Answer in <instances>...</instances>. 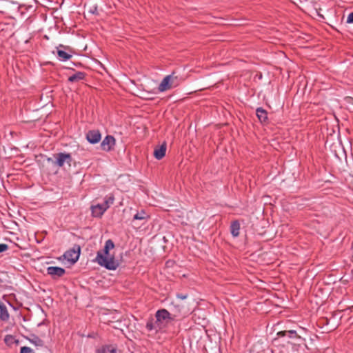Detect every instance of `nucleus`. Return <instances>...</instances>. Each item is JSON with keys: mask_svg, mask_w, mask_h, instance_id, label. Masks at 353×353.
<instances>
[{"mask_svg": "<svg viewBox=\"0 0 353 353\" xmlns=\"http://www.w3.org/2000/svg\"><path fill=\"white\" fill-rule=\"evenodd\" d=\"M114 244L110 239L105 241L104 248L102 251L97 252L95 261L101 266L105 267L110 270H114L119 264L114 257L108 258L109 250L114 248Z\"/></svg>", "mask_w": 353, "mask_h": 353, "instance_id": "nucleus-1", "label": "nucleus"}, {"mask_svg": "<svg viewBox=\"0 0 353 353\" xmlns=\"http://www.w3.org/2000/svg\"><path fill=\"white\" fill-rule=\"evenodd\" d=\"M155 324L158 327L159 330H161L162 328L166 327L168 322L170 320H172L170 313L165 309H161L157 310L155 314Z\"/></svg>", "mask_w": 353, "mask_h": 353, "instance_id": "nucleus-2", "label": "nucleus"}, {"mask_svg": "<svg viewBox=\"0 0 353 353\" xmlns=\"http://www.w3.org/2000/svg\"><path fill=\"white\" fill-rule=\"evenodd\" d=\"M54 157L56 159L55 161H54V163L58 167H63L65 163L68 166H71L72 158L70 153L60 152L55 154Z\"/></svg>", "mask_w": 353, "mask_h": 353, "instance_id": "nucleus-3", "label": "nucleus"}, {"mask_svg": "<svg viewBox=\"0 0 353 353\" xmlns=\"http://www.w3.org/2000/svg\"><path fill=\"white\" fill-rule=\"evenodd\" d=\"M80 251L81 248L80 246L78 245H75L72 249L67 251L64 256L65 259H67L68 261L75 263L78 261L80 255Z\"/></svg>", "mask_w": 353, "mask_h": 353, "instance_id": "nucleus-4", "label": "nucleus"}, {"mask_svg": "<svg viewBox=\"0 0 353 353\" xmlns=\"http://www.w3.org/2000/svg\"><path fill=\"white\" fill-rule=\"evenodd\" d=\"M115 143L114 137L112 135H107L101 143V148L103 151L110 152L114 149Z\"/></svg>", "mask_w": 353, "mask_h": 353, "instance_id": "nucleus-5", "label": "nucleus"}, {"mask_svg": "<svg viewBox=\"0 0 353 353\" xmlns=\"http://www.w3.org/2000/svg\"><path fill=\"white\" fill-rule=\"evenodd\" d=\"M47 273L50 275L53 279H56L63 276L65 273V270L61 267L50 266L47 268Z\"/></svg>", "mask_w": 353, "mask_h": 353, "instance_id": "nucleus-6", "label": "nucleus"}, {"mask_svg": "<svg viewBox=\"0 0 353 353\" xmlns=\"http://www.w3.org/2000/svg\"><path fill=\"white\" fill-rule=\"evenodd\" d=\"M101 139V134L99 130H89L86 134L87 141L92 144L97 143Z\"/></svg>", "mask_w": 353, "mask_h": 353, "instance_id": "nucleus-7", "label": "nucleus"}, {"mask_svg": "<svg viewBox=\"0 0 353 353\" xmlns=\"http://www.w3.org/2000/svg\"><path fill=\"white\" fill-rule=\"evenodd\" d=\"M166 150H167V144L165 142H163L160 146L154 148V157L158 160L162 159L165 155Z\"/></svg>", "mask_w": 353, "mask_h": 353, "instance_id": "nucleus-8", "label": "nucleus"}, {"mask_svg": "<svg viewBox=\"0 0 353 353\" xmlns=\"http://www.w3.org/2000/svg\"><path fill=\"white\" fill-rule=\"evenodd\" d=\"M106 210H107L104 208L102 204H97L91 206V212L94 217H101Z\"/></svg>", "mask_w": 353, "mask_h": 353, "instance_id": "nucleus-9", "label": "nucleus"}, {"mask_svg": "<svg viewBox=\"0 0 353 353\" xmlns=\"http://www.w3.org/2000/svg\"><path fill=\"white\" fill-rule=\"evenodd\" d=\"M172 88L175 87L171 83L170 79L165 76L159 84L158 90L160 92H163L172 89Z\"/></svg>", "mask_w": 353, "mask_h": 353, "instance_id": "nucleus-10", "label": "nucleus"}, {"mask_svg": "<svg viewBox=\"0 0 353 353\" xmlns=\"http://www.w3.org/2000/svg\"><path fill=\"white\" fill-rule=\"evenodd\" d=\"M240 223L238 220H234L231 222L230 230L233 237H238L240 233Z\"/></svg>", "mask_w": 353, "mask_h": 353, "instance_id": "nucleus-11", "label": "nucleus"}, {"mask_svg": "<svg viewBox=\"0 0 353 353\" xmlns=\"http://www.w3.org/2000/svg\"><path fill=\"white\" fill-rule=\"evenodd\" d=\"M166 77L170 79V81L175 88L179 86L183 81L182 77H179L175 71H173L170 74Z\"/></svg>", "mask_w": 353, "mask_h": 353, "instance_id": "nucleus-12", "label": "nucleus"}, {"mask_svg": "<svg viewBox=\"0 0 353 353\" xmlns=\"http://www.w3.org/2000/svg\"><path fill=\"white\" fill-rule=\"evenodd\" d=\"M85 78V73L84 72H77L74 74L68 77V81L71 83H77Z\"/></svg>", "mask_w": 353, "mask_h": 353, "instance_id": "nucleus-13", "label": "nucleus"}, {"mask_svg": "<svg viewBox=\"0 0 353 353\" xmlns=\"http://www.w3.org/2000/svg\"><path fill=\"white\" fill-rule=\"evenodd\" d=\"M60 48H65V47L63 45H59V46L57 48V55H58L59 59L61 61H63L69 60L72 57V55L62 50H60L59 49Z\"/></svg>", "mask_w": 353, "mask_h": 353, "instance_id": "nucleus-14", "label": "nucleus"}, {"mask_svg": "<svg viewBox=\"0 0 353 353\" xmlns=\"http://www.w3.org/2000/svg\"><path fill=\"white\" fill-rule=\"evenodd\" d=\"M27 339L31 343L34 344L36 346L42 347L44 345L43 341L35 334H30V336L28 337Z\"/></svg>", "mask_w": 353, "mask_h": 353, "instance_id": "nucleus-15", "label": "nucleus"}, {"mask_svg": "<svg viewBox=\"0 0 353 353\" xmlns=\"http://www.w3.org/2000/svg\"><path fill=\"white\" fill-rule=\"evenodd\" d=\"M10 315L7 307L3 303H0V319L3 321H7Z\"/></svg>", "mask_w": 353, "mask_h": 353, "instance_id": "nucleus-16", "label": "nucleus"}, {"mask_svg": "<svg viewBox=\"0 0 353 353\" xmlns=\"http://www.w3.org/2000/svg\"><path fill=\"white\" fill-rule=\"evenodd\" d=\"M150 219V215H148L144 210H141L137 212L133 216V220H141V221H147Z\"/></svg>", "mask_w": 353, "mask_h": 353, "instance_id": "nucleus-17", "label": "nucleus"}, {"mask_svg": "<svg viewBox=\"0 0 353 353\" xmlns=\"http://www.w3.org/2000/svg\"><path fill=\"white\" fill-rule=\"evenodd\" d=\"M114 195L109 194V195H107L104 198V201L101 204L103 205V206L104 207L105 209L108 210L110 208V206L114 203Z\"/></svg>", "mask_w": 353, "mask_h": 353, "instance_id": "nucleus-18", "label": "nucleus"}, {"mask_svg": "<svg viewBox=\"0 0 353 353\" xmlns=\"http://www.w3.org/2000/svg\"><path fill=\"white\" fill-rule=\"evenodd\" d=\"M4 342L8 346H12L14 344H17L19 341L15 339L12 335L8 334L4 338Z\"/></svg>", "mask_w": 353, "mask_h": 353, "instance_id": "nucleus-19", "label": "nucleus"}, {"mask_svg": "<svg viewBox=\"0 0 353 353\" xmlns=\"http://www.w3.org/2000/svg\"><path fill=\"white\" fill-rule=\"evenodd\" d=\"M277 335L279 336H284L288 335L289 337H296L301 338L299 335L297 334L296 332L294 330H288V331H281L277 333Z\"/></svg>", "mask_w": 353, "mask_h": 353, "instance_id": "nucleus-20", "label": "nucleus"}, {"mask_svg": "<svg viewBox=\"0 0 353 353\" xmlns=\"http://www.w3.org/2000/svg\"><path fill=\"white\" fill-rule=\"evenodd\" d=\"M145 327L148 331H152L155 330L156 332H157L159 330L158 329V327L155 324V322H154L153 318H150V319L148 320Z\"/></svg>", "mask_w": 353, "mask_h": 353, "instance_id": "nucleus-21", "label": "nucleus"}, {"mask_svg": "<svg viewBox=\"0 0 353 353\" xmlns=\"http://www.w3.org/2000/svg\"><path fill=\"white\" fill-rule=\"evenodd\" d=\"M256 116L261 123L265 122V110L263 108L256 109Z\"/></svg>", "mask_w": 353, "mask_h": 353, "instance_id": "nucleus-22", "label": "nucleus"}, {"mask_svg": "<svg viewBox=\"0 0 353 353\" xmlns=\"http://www.w3.org/2000/svg\"><path fill=\"white\" fill-rule=\"evenodd\" d=\"M32 349L26 346L21 347L20 350V353H32Z\"/></svg>", "mask_w": 353, "mask_h": 353, "instance_id": "nucleus-23", "label": "nucleus"}, {"mask_svg": "<svg viewBox=\"0 0 353 353\" xmlns=\"http://www.w3.org/2000/svg\"><path fill=\"white\" fill-rule=\"evenodd\" d=\"M8 250V246L4 243H0V253L3 252Z\"/></svg>", "mask_w": 353, "mask_h": 353, "instance_id": "nucleus-24", "label": "nucleus"}, {"mask_svg": "<svg viewBox=\"0 0 353 353\" xmlns=\"http://www.w3.org/2000/svg\"><path fill=\"white\" fill-rule=\"evenodd\" d=\"M347 22L349 23H353V12H351L347 16Z\"/></svg>", "mask_w": 353, "mask_h": 353, "instance_id": "nucleus-25", "label": "nucleus"}, {"mask_svg": "<svg viewBox=\"0 0 353 353\" xmlns=\"http://www.w3.org/2000/svg\"><path fill=\"white\" fill-rule=\"evenodd\" d=\"M176 297L179 299L184 300L188 298V294H177Z\"/></svg>", "mask_w": 353, "mask_h": 353, "instance_id": "nucleus-26", "label": "nucleus"}, {"mask_svg": "<svg viewBox=\"0 0 353 353\" xmlns=\"http://www.w3.org/2000/svg\"><path fill=\"white\" fill-rule=\"evenodd\" d=\"M268 290L266 288V296L268 295ZM265 301H266V303L268 302V301H270V296H268V297L266 296Z\"/></svg>", "mask_w": 353, "mask_h": 353, "instance_id": "nucleus-27", "label": "nucleus"}, {"mask_svg": "<svg viewBox=\"0 0 353 353\" xmlns=\"http://www.w3.org/2000/svg\"><path fill=\"white\" fill-rule=\"evenodd\" d=\"M267 284H268V286L269 288L274 289V288L270 285V282H268V283H267Z\"/></svg>", "mask_w": 353, "mask_h": 353, "instance_id": "nucleus-28", "label": "nucleus"}, {"mask_svg": "<svg viewBox=\"0 0 353 353\" xmlns=\"http://www.w3.org/2000/svg\"><path fill=\"white\" fill-rule=\"evenodd\" d=\"M47 160H48V161H52V158H50V157H48V158L47 159Z\"/></svg>", "mask_w": 353, "mask_h": 353, "instance_id": "nucleus-29", "label": "nucleus"}, {"mask_svg": "<svg viewBox=\"0 0 353 353\" xmlns=\"http://www.w3.org/2000/svg\"><path fill=\"white\" fill-rule=\"evenodd\" d=\"M105 350L103 349V350L101 351V353H105Z\"/></svg>", "mask_w": 353, "mask_h": 353, "instance_id": "nucleus-30", "label": "nucleus"}, {"mask_svg": "<svg viewBox=\"0 0 353 353\" xmlns=\"http://www.w3.org/2000/svg\"><path fill=\"white\" fill-rule=\"evenodd\" d=\"M268 295H270V296H273V294H272V293H268Z\"/></svg>", "mask_w": 353, "mask_h": 353, "instance_id": "nucleus-31", "label": "nucleus"}]
</instances>
